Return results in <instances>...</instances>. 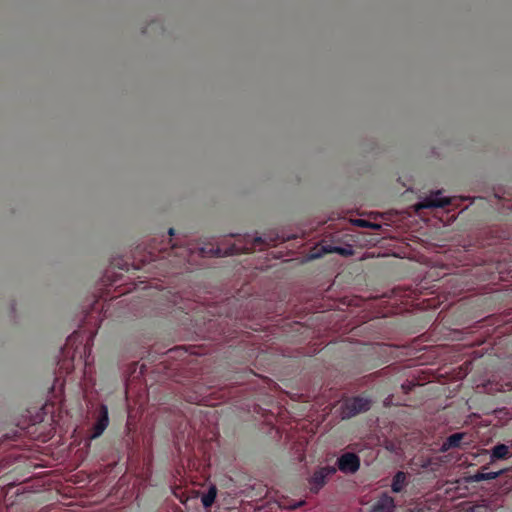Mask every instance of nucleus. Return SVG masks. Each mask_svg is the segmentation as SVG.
Wrapping results in <instances>:
<instances>
[{
  "instance_id": "obj_4",
  "label": "nucleus",
  "mask_w": 512,
  "mask_h": 512,
  "mask_svg": "<svg viewBox=\"0 0 512 512\" xmlns=\"http://www.w3.org/2000/svg\"><path fill=\"white\" fill-rule=\"evenodd\" d=\"M109 425L108 407L101 404L98 409V415L95 424L92 428V438L100 437Z\"/></svg>"
},
{
  "instance_id": "obj_2",
  "label": "nucleus",
  "mask_w": 512,
  "mask_h": 512,
  "mask_svg": "<svg viewBox=\"0 0 512 512\" xmlns=\"http://www.w3.org/2000/svg\"><path fill=\"white\" fill-rule=\"evenodd\" d=\"M335 473L336 468L333 466H325L316 470L309 480L311 484V491L313 493H318V491L325 485L326 479Z\"/></svg>"
},
{
  "instance_id": "obj_13",
  "label": "nucleus",
  "mask_w": 512,
  "mask_h": 512,
  "mask_svg": "<svg viewBox=\"0 0 512 512\" xmlns=\"http://www.w3.org/2000/svg\"><path fill=\"white\" fill-rule=\"evenodd\" d=\"M499 474H500L499 472L478 473L475 475V479L477 481L492 480V479H496L499 476Z\"/></svg>"
},
{
  "instance_id": "obj_5",
  "label": "nucleus",
  "mask_w": 512,
  "mask_h": 512,
  "mask_svg": "<svg viewBox=\"0 0 512 512\" xmlns=\"http://www.w3.org/2000/svg\"><path fill=\"white\" fill-rule=\"evenodd\" d=\"M395 500L388 493H381L370 507V512H394Z\"/></svg>"
},
{
  "instance_id": "obj_8",
  "label": "nucleus",
  "mask_w": 512,
  "mask_h": 512,
  "mask_svg": "<svg viewBox=\"0 0 512 512\" xmlns=\"http://www.w3.org/2000/svg\"><path fill=\"white\" fill-rule=\"evenodd\" d=\"M408 485V474L403 471H398L393 476L391 483V490L394 493H401Z\"/></svg>"
},
{
  "instance_id": "obj_12",
  "label": "nucleus",
  "mask_w": 512,
  "mask_h": 512,
  "mask_svg": "<svg viewBox=\"0 0 512 512\" xmlns=\"http://www.w3.org/2000/svg\"><path fill=\"white\" fill-rule=\"evenodd\" d=\"M344 251L345 250L343 248H336V247H332V246H322L321 251H314L311 256H312V258H319L324 254L332 253V252H338L340 254H344Z\"/></svg>"
},
{
  "instance_id": "obj_11",
  "label": "nucleus",
  "mask_w": 512,
  "mask_h": 512,
  "mask_svg": "<svg viewBox=\"0 0 512 512\" xmlns=\"http://www.w3.org/2000/svg\"><path fill=\"white\" fill-rule=\"evenodd\" d=\"M217 496V488L215 486H211L208 491L202 496L201 502L205 508L211 507Z\"/></svg>"
},
{
  "instance_id": "obj_9",
  "label": "nucleus",
  "mask_w": 512,
  "mask_h": 512,
  "mask_svg": "<svg viewBox=\"0 0 512 512\" xmlns=\"http://www.w3.org/2000/svg\"><path fill=\"white\" fill-rule=\"evenodd\" d=\"M512 455L511 447L506 444H497L491 449V460H503Z\"/></svg>"
},
{
  "instance_id": "obj_17",
  "label": "nucleus",
  "mask_w": 512,
  "mask_h": 512,
  "mask_svg": "<svg viewBox=\"0 0 512 512\" xmlns=\"http://www.w3.org/2000/svg\"><path fill=\"white\" fill-rule=\"evenodd\" d=\"M303 503H304V502H302V501H301V502H299L297 505H294V508L301 506Z\"/></svg>"
},
{
  "instance_id": "obj_10",
  "label": "nucleus",
  "mask_w": 512,
  "mask_h": 512,
  "mask_svg": "<svg viewBox=\"0 0 512 512\" xmlns=\"http://www.w3.org/2000/svg\"><path fill=\"white\" fill-rule=\"evenodd\" d=\"M241 251V248L235 244L233 245H230L229 247H227L225 250H223L221 247H216L215 249L212 248L210 250V252L214 255V256H217V257H221V256H228V255H235V254H239Z\"/></svg>"
},
{
  "instance_id": "obj_15",
  "label": "nucleus",
  "mask_w": 512,
  "mask_h": 512,
  "mask_svg": "<svg viewBox=\"0 0 512 512\" xmlns=\"http://www.w3.org/2000/svg\"><path fill=\"white\" fill-rule=\"evenodd\" d=\"M355 224L359 227H370V223L367 220L364 219H357L355 221Z\"/></svg>"
},
{
  "instance_id": "obj_16",
  "label": "nucleus",
  "mask_w": 512,
  "mask_h": 512,
  "mask_svg": "<svg viewBox=\"0 0 512 512\" xmlns=\"http://www.w3.org/2000/svg\"><path fill=\"white\" fill-rule=\"evenodd\" d=\"M174 234H175V229L174 228H170L169 229V235L173 236Z\"/></svg>"
},
{
  "instance_id": "obj_6",
  "label": "nucleus",
  "mask_w": 512,
  "mask_h": 512,
  "mask_svg": "<svg viewBox=\"0 0 512 512\" xmlns=\"http://www.w3.org/2000/svg\"><path fill=\"white\" fill-rule=\"evenodd\" d=\"M440 191L424 199L419 205V208H444L451 204V199L442 197Z\"/></svg>"
},
{
  "instance_id": "obj_1",
  "label": "nucleus",
  "mask_w": 512,
  "mask_h": 512,
  "mask_svg": "<svg viewBox=\"0 0 512 512\" xmlns=\"http://www.w3.org/2000/svg\"><path fill=\"white\" fill-rule=\"evenodd\" d=\"M371 404V400L364 396L347 398L341 405V416L343 419H350L368 411L371 408Z\"/></svg>"
},
{
  "instance_id": "obj_7",
  "label": "nucleus",
  "mask_w": 512,
  "mask_h": 512,
  "mask_svg": "<svg viewBox=\"0 0 512 512\" xmlns=\"http://www.w3.org/2000/svg\"><path fill=\"white\" fill-rule=\"evenodd\" d=\"M466 436H467V434L464 432L451 434L443 442V444L441 446V451L447 452L448 450L453 449V448H462L463 447L462 441Z\"/></svg>"
},
{
  "instance_id": "obj_14",
  "label": "nucleus",
  "mask_w": 512,
  "mask_h": 512,
  "mask_svg": "<svg viewBox=\"0 0 512 512\" xmlns=\"http://www.w3.org/2000/svg\"><path fill=\"white\" fill-rule=\"evenodd\" d=\"M468 512H488V508L484 505L473 506Z\"/></svg>"
},
{
  "instance_id": "obj_3",
  "label": "nucleus",
  "mask_w": 512,
  "mask_h": 512,
  "mask_svg": "<svg viewBox=\"0 0 512 512\" xmlns=\"http://www.w3.org/2000/svg\"><path fill=\"white\" fill-rule=\"evenodd\" d=\"M338 469L343 473L353 474L360 468V458L355 453H344L337 460Z\"/></svg>"
}]
</instances>
